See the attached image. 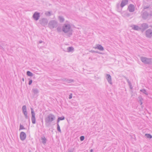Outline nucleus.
<instances>
[{
    "mask_svg": "<svg viewBox=\"0 0 152 152\" xmlns=\"http://www.w3.org/2000/svg\"><path fill=\"white\" fill-rule=\"evenodd\" d=\"M85 137L83 136H81L80 137V139L81 141H83Z\"/></svg>",
    "mask_w": 152,
    "mask_h": 152,
    "instance_id": "nucleus-35",
    "label": "nucleus"
},
{
    "mask_svg": "<svg viewBox=\"0 0 152 152\" xmlns=\"http://www.w3.org/2000/svg\"><path fill=\"white\" fill-rule=\"evenodd\" d=\"M138 99H139V102L140 104V105H142V101L143 100V99L142 97V96H139L138 97Z\"/></svg>",
    "mask_w": 152,
    "mask_h": 152,
    "instance_id": "nucleus-19",
    "label": "nucleus"
},
{
    "mask_svg": "<svg viewBox=\"0 0 152 152\" xmlns=\"http://www.w3.org/2000/svg\"><path fill=\"white\" fill-rule=\"evenodd\" d=\"M0 49H3V50L4 49V48H3V47L2 46H1V45H0Z\"/></svg>",
    "mask_w": 152,
    "mask_h": 152,
    "instance_id": "nucleus-42",
    "label": "nucleus"
},
{
    "mask_svg": "<svg viewBox=\"0 0 152 152\" xmlns=\"http://www.w3.org/2000/svg\"><path fill=\"white\" fill-rule=\"evenodd\" d=\"M39 23L42 26H45L48 23V20L46 18H43L39 20Z\"/></svg>",
    "mask_w": 152,
    "mask_h": 152,
    "instance_id": "nucleus-6",
    "label": "nucleus"
},
{
    "mask_svg": "<svg viewBox=\"0 0 152 152\" xmlns=\"http://www.w3.org/2000/svg\"><path fill=\"white\" fill-rule=\"evenodd\" d=\"M43 42L42 41V40L39 41V43H41Z\"/></svg>",
    "mask_w": 152,
    "mask_h": 152,
    "instance_id": "nucleus-43",
    "label": "nucleus"
},
{
    "mask_svg": "<svg viewBox=\"0 0 152 152\" xmlns=\"http://www.w3.org/2000/svg\"><path fill=\"white\" fill-rule=\"evenodd\" d=\"M32 91L34 94H37L39 92L38 90L36 88H33Z\"/></svg>",
    "mask_w": 152,
    "mask_h": 152,
    "instance_id": "nucleus-24",
    "label": "nucleus"
},
{
    "mask_svg": "<svg viewBox=\"0 0 152 152\" xmlns=\"http://www.w3.org/2000/svg\"><path fill=\"white\" fill-rule=\"evenodd\" d=\"M58 19L59 20L60 22L61 23L63 22L64 20V18L62 16H59Z\"/></svg>",
    "mask_w": 152,
    "mask_h": 152,
    "instance_id": "nucleus-20",
    "label": "nucleus"
},
{
    "mask_svg": "<svg viewBox=\"0 0 152 152\" xmlns=\"http://www.w3.org/2000/svg\"><path fill=\"white\" fill-rule=\"evenodd\" d=\"M22 80L23 81H24V78H22Z\"/></svg>",
    "mask_w": 152,
    "mask_h": 152,
    "instance_id": "nucleus-45",
    "label": "nucleus"
},
{
    "mask_svg": "<svg viewBox=\"0 0 152 152\" xmlns=\"http://www.w3.org/2000/svg\"><path fill=\"white\" fill-rule=\"evenodd\" d=\"M58 26V22L55 20H52L50 21L48 23V27L51 29L56 28Z\"/></svg>",
    "mask_w": 152,
    "mask_h": 152,
    "instance_id": "nucleus-4",
    "label": "nucleus"
},
{
    "mask_svg": "<svg viewBox=\"0 0 152 152\" xmlns=\"http://www.w3.org/2000/svg\"><path fill=\"white\" fill-rule=\"evenodd\" d=\"M150 26L152 28V25H151V26Z\"/></svg>",
    "mask_w": 152,
    "mask_h": 152,
    "instance_id": "nucleus-48",
    "label": "nucleus"
},
{
    "mask_svg": "<svg viewBox=\"0 0 152 152\" xmlns=\"http://www.w3.org/2000/svg\"><path fill=\"white\" fill-rule=\"evenodd\" d=\"M28 80H29L28 83V85H31L32 82V80L30 78L28 79Z\"/></svg>",
    "mask_w": 152,
    "mask_h": 152,
    "instance_id": "nucleus-37",
    "label": "nucleus"
},
{
    "mask_svg": "<svg viewBox=\"0 0 152 152\" xmlns=\"http://www.w3.org/2000/svg\"><path fill=\"white\" fill-rule=\"evenodd\" d=\"M66 82L69 83H71L74 82V80L72 79H70L66 80Z\"/></svg>",
    "mask_w": 152,
    "mask_h": 152,
    "instance_id": "nucleus-27",
    "label": "nucleus"
},
{
    "mask_svg": "<svg viewBox=\"0 0 152 152\" xmlns=\"http://www.w3.org/2000/svg\"><path fill=\"white\" fill-rule=\"evenodd\" d=\"M106 79L108 83L111 84H112L111 77L110 74H107L106 75Z\"/></svg>",
    "mask_w": 152,
    "mask_h": 152,
    "instance_id": "nucleus-13",
    "label": "nucleus"
},
{
    "mask_svg": "<svg viewBox=\"0 0 152 152\" xmlns=\"http://www.w3.org/2000/svg\"><path fill=\"white\" fill-rule=\"evenodd\" d=\"M74 48L72 47H69L67 48V50L69 52H72L74 50Z\"/></svg>",
    "mask_w": 152,
    "mask_h": 152,
    "instance_id": "nucleus-22",
    "label": "nucleus"
},
{
    "mask_svg": "<svg viewBox=\"0 0 152 152\" xmlns=\"http://www.w3.org/2000/svg\"><path fill=\"white\" fill-rule=\"evenodd\" d=\"M55 116L52 114H49L45 119L46 124L50 125L52 121L55 119Z\"/></svg>",
    "mask_w": 152,
    "mask_h": 152,
    "instance_id": "nucleus-2",
    "label": "nucleus"
},
{
    "mask_svg": "<svg viewBox=\"0 0 152 152\" xmlns=\"http://www.w3.org/2000/svg\"><path fill=\"white\" fill-rule=\"evenodd\" d=\"M61 27H58L57 28V30L58 32H60L61 31Z\"/></svg>",
    "mask_w": 152,
    "mask_h": 152,
    "instance_id": "nucleus-34",
    "label": "nucleus"
},
{
    "mask_svg": "<svg viewBox=\"0 0 152 152\" xmlns=\"http://www.w3.org/2000/svg\"><path fill=\"white\" fill-rule=\"evenodd\" d=\"M150 15L151 16H152V12H151V13L150 14Z\"/></svg>",
    "mask_w": 152,
    "mask_h": 152,
    "instance_id": "nucleus-46",
    "label": "nucleus"
},
{
    "mask_svg": "<svg viewBox=\"0 0 152 152\" xmlns=\"http://www.w3.org/2000/svg\"><path fill=\"white\" fill-rule=\"evenodd\" d=\"M146 36L148 38H151L152 37V30L148 29L145 32Z\"/></svg>",
    "mask_w": 152,
    "mask_h": 152,
    "instance_id": "nucleus-8",
    "label": "nucleus"
},
{
    "mask_svg": "<svg viewBox=\"0 0 152 152\" xmlns=\"http://www.w3.org/2000/svg\"><path fill=\"white\" fill-rule=\"evenodd\" d=\"M149 15V14L146 11H145L143 13L142 15V18L144 19H146Z\"/></svg>",
    "mask_w": 152,
    "mask_h": 152,
    "instance_id": "nucleus-12",
    "label": "nucleus"
},
{
    "mask_svg": "<svg viewBox=\"0 0 152 152\" xmlns=\"http://www.w3.org/2000/svg\"><path fill=\"white\" fill-rule=\"evenodd\" d=\"M124 16H126L127 17H128L130 16V14L129 13L127 12H125L124 13Z\"/></svg>",
    "mask_w": 152,
    "mask_h": 152,
    "instance_id": "nucleus-31",
    "label": "nucleus"
},
{
    "mask_svg": "<svg viewBox=\"0 0 152 152\" xmlns=\"http://www.w3.org/2000/svg\"><path fill=\"white\" fill-rule=\"evenodd\" d=\"M25 128L24 127V126L21 125V124L20 125V130L25 129Z\"/></svg>",
    "mask_w": 152,
    "mask_h": 152,
    "instance_id": "nucleus-33",
    "label": "nucleus"
},
{
    "mask_svg": "<svg viewBox=\"0 0 152 152\" xmlns=\"http://www.w3.org/2000/svg\"><path fill=\"white\" fill-rule=\"evenodd\" d=\"M75 150L74 148H72L68 150V152H73Z\"/></svg>",
    "mask_w": 152,
    "mask_h": 152,
    "instance_id": "nucleus-28",
    "label": "nucleus"
},
{
    "mask_svg": "<svg viewBox=\"0 0 152 152\" xmlns=\"http://www.w3.org/2000/svg\"><path fill=\"white\" fill-rule=\"evenodd\" d=\"M145 136L147 137L148 138H152V136L150 134H145Z\"/></svg>",
    "mask_w": 152,
    "mask_h": 152,
    "instance_id": "nucleus-26",
    "label": "nucleus"
},
{
    "mask_svg": "<svg viewBox=\"0 0 152 152\" xmlns=\"http://www.w3.org/2000/svg\"><path fill=\"white\" fill-rule=\"evenodd\" d=\"M57 130L59 132H61V130L59 124H58V125H57Z\"/></svg>",
    "mask_w": 152,
    "mask_h": 152,
    "instance_id": "nucleus-30",
    "label": "nucleus"
},
{
    "mask_svg": "<svg viewBox=\"0 0 152 152\" xmlns=\"http://www.w3.org/2000/svg\"><path fill=\"white\" fill-rule=\"evenodd\" d=\"M140 91L145 95H148V93L146 91V90L145 89H141Z\"/></svg>",
    "mask_w": 152,
    "mask_h": 152,
    "instance_id": "nucleus-21",
    "label": "nucleus"
},
{
    "mask_svg": "<svg viewBox=\"0 0 152 152\" xmlns=\"http://www.w3.org/2000/svg\"><path fill=\"white\" fill-rule=\"evenodd\" d=\"M25 116V118L26 119H28L29 120V118L28 116L27 115V113H26L25 114H24Z\"/></svg>",
    "mask_w": 152,
    "mask_h": 152,
    "instance_id": "nucleus-36",
    "label": "nucleus"
},
{
    "mask_svg": "<svg viewBox=\"0 0 152 152\" xmlns=\"http://www.w3.org/2000/svg\"><path fill=\"white\" fill-rule=\"evenodd\" d=\"M148 28V24L145 23H144L141 25V30L143 31Z\"/></svg>",
    "mask_w": 152,
    "mask_h": 152,
    "instance_id": "nucleus-10",
    "label": "nucleus"
},
{
    "mask_svg": "<svg viewBox=\"0 0 152 152\" xmlns=\"http://www.w3.org/2000/svg\"><path fill=\"white\" fill-rule=\"evenodd\" d=\"M41 139L42 140V142H46V139L44 136L42 137Z\"/></svg>",
    "mask_w": 152,
    "mask_h": 152,
    "instance_id": "nucleus-25",
    "label": "nucleus"
},
{
    "mask_svg": "<svg viewBox=\"0 0 152 152\" xmlns=\"http://www.w3.org/2000/svg\"><path fill=\"white\" fill-rule=\"evenodd\" d=\"M62 30L64 33H68V36L69 37L72 35V29L69 24H64L62 28Z\"/></svg>",
    "mask_w": 152,
    "mask_h": 152,
    "instance_id": "nucleus-1",
    "label": "nucleus"
},
{
    "mask_svg": "<svg viewBox=\"0 0 152 152\" xmlns=\"http://www.w3.org/2000/svg\"><path fill=\"white\" fill-rule=\"evenodd\" d=\"M64 118H64V116H62L61 117H58V119H59V121H60V120H63L64 119Z\"/></svg>",
    "mask_w": 152,
    "mask_h": 152,
    "instance_id": "nucleus-32",
    "label": "nucleus"
},
{
    "mask_svg": "<svg viewBox=\"0 0 152 152\" xmlns=\"http://www.w3.org/2000/svg\"><path fill=\"white\" fill-rule=\"evenodd\" d=\"M124 77L126 80L127 83H128L129 86L130 88L131 89H132L133 87L132 86L131 82L129 81V80L127 79V78L125 76H124Z\"/></svg>",
    "mask_w": 152,
    "mask_h": 152,
    "instance_id": "nucleus-16",
    "label": "nucleus"
},
{
    "mask_svg": "<svg viewBox=\"0 0 152 152\" xmlns=\"http://www.w3.org/2000/svg\"><path fill=\"white\" fill-rule=\"evenodd\" d=\"M149 7L148 6H144L143 8L144 9H145L148 8H149Z\"/></svg>",
    "mask_w": 152,
    "mask_h": 152,
    "instance_id": "nucleus-38",
    "label": "nucleus"
},
{
    "mask_svg": "<svg viewBox=\"0 0 152 152\" xmlns=\"http://www.w3.org/2000/svg\"><path fill=\"white\" fill-rule=\"evenodd\" d=\"M32 17L35 20L37 21L39 19L40 17L39 13L37 12H35L33 15Z\"/></svg>",
    "mask_w": 152,
    "mask_h": 152,
    "instance_id": "nucleus-7",
    "label": "nucleus"
},
{
    "mask_svg": "<svg viewBox=\"0 0 152 152\" xmlns=\"http://www.w3.org/2000/svg\"><path fill=\"white\" fill-rule=\"evenodd\" d=\"M59 121H60L58 119L57 120V125H58V124H59L58 123H59Z\"/></svg>",
    "mask_w": 152,
    "mask_h": 152,
    "instance_id": "nucleus-41",
    "label": "nucleus"
},
{
    "mask_svg": "<svg viewBox=\"0 0 152 152\" xmlns=\"http://www.w3.org/2000/svg\"><path fill=\"white\" fill-rule=\"evenodd\" d=\"M45 14L48 16H50L51 15V12H47L45 13Z\"/></svg>",
    "mask_w": 152,
    "mask_h": 152,
    "instance_id": "nucleus-29",
    "label": "nucleus"
},
{
    "mask_svg": "<svg viewBox=\"0 0 152 152\" xmlns=\"http://www.w3.org/2000/svg\"><path fill=\"white\" fill-rule=\"evenodd\" d=\"M133 26L132 28L135 30L139 31L141 30V28L139 27L138 26L134 25Z\"/></svg>",
    "mask_w": 152,
    "mask_h": 152,
    "instance_id": "nucleus-17",
    "label": "nucleus"
},
{
    "mask_svg": "<svg viewBox=\"0 0 152 152\" xmlns=\"http://www.w3.org/2000/svg\"><path fill=\"white\" fill-rule=\"evenodd\" d=\"M26 134L24 132H22L20 133V137L21 140H24L26 139Z\"/></svg>",
    "mask_w": 152,
    "mask_h": 152,
    "instance_id": "nucleus-11",
    "label": "nucleus"
},
{
    "mask_svg": "<svg viewBox=\"0 0 152 152\" xmlns=\"http://www.w3.org/2000/svg\"><path fill=\"white\" fill-rule=\"evenodd\" d=\"M27 75L29 76H33V74L29 71H27L26 72Z\"/></svg>",
    "mask_w": 152,
    "mask_h": 152,
    "instance_id": "nucleus-23",
    "label": "nucleus"
},
{
    "mask_svg": "<svg viewBox=\"0 0 152 152\" xmlns=\"http://www.w3.org/2000/svg\"><path fill=\"white\" fill-rule=\"evenodd\" d=\"M93 150L92 149H91L90 151V152H93Z\"/></svg>",
    "mask_w": 152,
    "mask_h": 152,
    "instance_id": "nucleus-44",
    "label": "nucleus"
},
{
    "mask_svg": "<svg viewBox=\"0 0 152 152\" xmlns=\"http://www.w3.org/2000/svg\"><path fill=\"white\" fill-rule=\"evenodd\" d=\"M31 113L32 115L31 119L32 122L33 124H35L36 123V118L35 117V113L33 109L31 108Z\"/></svg>",
    "mask_w": 152,
    "mask_h": 152,
    "instance_id": "nucleus-5",
    "label": "nucleus"
},
{
    "mask_svg": "<svg viewBox=\"0 0 152 152\" xmlns=\"http://www.w3.org/2000/svg\"><path fill=\"white\" fill-rule=\"evenodd\" d=\"M72 93L70 94L69 95V99H71L72 98Z\"/></svg>",
    "mask_w": 152,
    "mask_h": 152,
    "instance_id": "nucleus-39",
    "label": "nucleus"
},
{
    "mask_svg": "<svg viewBox=\"0 0 152 152\" xmlns=\"http://www.w3.org/2000/svg\"><path fill=\"white\" fill-rule=\"evenodd\" d=\"M128 3V0H123L121 4V6L122 8L125 5L127 4Z\"/></svg>",
    "mask_w": 152,
    "mask_h": 152,
    "instance_id": "nucleus-14",
    "label": "nucleus"
},
{
    "mask_svg": "<svg viewBox=\"0 0 152 152\" xmlns=\"http://www.w3.org/2000/svg\"><path fill=\"white\" fill-rule=\"evenodd\" d=\"M140 58L141 61L144 64H152V58L141 57Z\"/></svg>",
    "mask_w": 152,
    "mask_h": 152,
    "instance_id": "nucleus-3",
    "label": "nucleus"
},
{
    "mask_svg": "<svg viewBox=\"0 0 152 152\" xmlns=\"http://www.w3.org/2000/svg\"><path fill=\"white\" fill-rule=\"evenodd\" d=\"M23 112L24 114H25L26 113H27L26 107V105H23L22 107Z\"/></svg>",
    "mask_w": 152,
    "mask_h": 152,
    "instance_id": "nucleus-18",
    "label": "nucleus"
},
{
    "mask_svg": "<svg viewBox=\"0 0 152 152\" xmlns=\"http://www.w3.org/2000/svg\"><path fill=\"white\" fill-rule=\"evenodd\" d=\"M29 152H31V150H29Z\"/></svg>",
    "mask_w": 152,
    "mask_h": 152,
    "instance_id": "nucleus-47",
    "label": "nucleus"
},
{
    "mask_svg": "<svg viewBox=\"0 0 152 152\" xmlns=\"http://www.w3.org/2000/svg\"><path fill=\"white\" fill-rule=\"evenodd\" d=\"M95 48L98 49L101 51H103L104 50L103 47L101 45L99 44H97L96 47Z\"/></svg>",
    "mask_w": 152,
    "mask_h": 152,
    "instance_id": "nucleus-15",
    "label": "nucleus"
},
{
    "mask_svg": "<svg viewBox=\"0 0 152 152\" xmlns=\"http://www.w3.org/2000/svg\"><path fill=\"white\" fill-rule=\"evenodd\" d=\"M135 7L132 4H131L129 5L128 8V10L130 12H133L135 10Z\"/></svg>",
    "mask_w": 152,
    "mask_h": 152,
    "instance_id": "nucleus-9",
    "label": "nucleus"
},
{
    "mask_svg": "<svg viewBox=\"0 0 152 152\" xmlns=\"http://www.w3.org/2000/svg\"><path fill=\"white\" fill-rule=\"evenodd\" d=\"M90 52H91L92 53H99L98 51H95L94 50H91V51H90Z\"/></svg>",
    "mask_w": 152,
    "mask_h": 152,
    "instance_id": "nucleus-40",
    "label": "nucleus"
}]
</instances>
